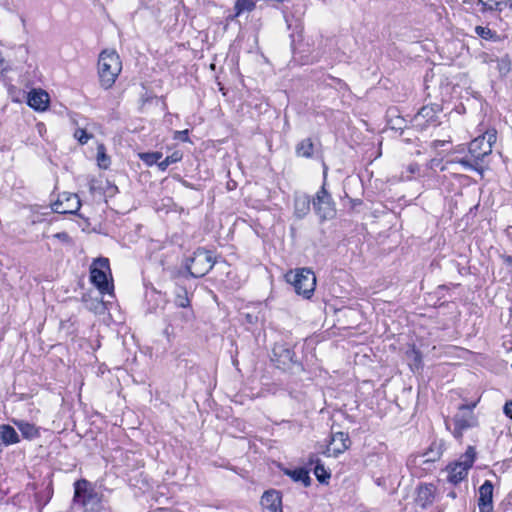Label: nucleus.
<instances>
[{
    "instance_id": "nucleus-1",
    "label": "nucleus",
    "mask_w": 512,
    "mask_h": 512,
    "mask_svg": "<svg viewBox=\"0 0 512 512\" xmlns=\"http://www.w3.org/2000/svg\"><path fill=\"white\" fill-rule=\"evenodd\" d=\"M122 63L119 55L114 50H103L98 58V75L100 85L109 89L115 83L121 73Z\"/></svg>"
},
{
    "instance_id": "nucleus-2",
    "label": "nucleus",
    "mask_w": 512,
    "mask_h": 512,
    "mask_svg": "<svg viewBox=\"0 0 512 512\" xmlns=\"http://www.w3.org/2000/svg\"><path fill=\"white\" fill-rule=\"evenodd\" d=\"M286 280L293 285L295 292L309 299L314 293L316 286V277L309 268L296 269L286 274Z\"/></svg>"
},
{
    "instance_id": "nucleus-3",
    "label": "nucleus",
    "mask_w": 512,
    "mask_h": 512,
    "mask_svg": "<svg viewBox=\"0 0 512 512\" xmlns=\"http://www.w3.org/2000/svg\"><path fill=\"white\" fill-rule=\"evenodd\" d=\"M327 172L328 168L324 164L323 184L312 199L313 209L322 221L333 218L336 213L335 202L326 189Z\"/></svg>"
},
{
    "instance_id": "nucleus-4",
    "label": "nucleus",
    "mask_w": 512,
    "mask_h": 512,
    "mask_svg": "<svg viewBox=\"0 0 512 512\" xmlns=\"http://www.w3.org/2000/svg\"><path fill=\"white\" fill-rule=\"evenodd\" d=\"M476 405L477 402H473L469 405L460 406L453 419L445 421L447 429H451V425L454 426L452 433L455 438H461L464 431L477 425L478 418L473 413V409Z\"/></svg>"
},
{
    "instance_id": "nucleus-5",
    "label": "nucleus",
    "mask_w": 512,
    "mask_h": 512,
    "mask_svg": "<svg viewBox=\"0 0 512 512\" xmlns=\"http://www.w3.org/2000/svg\"><path fill=\"white\" fill-rule=\"evenodd\" d=\"M89 482L85 479L77 480L74 483V504H79L88 512L101 511V498L92 489H88Z\"/></svg>"
},
{
    "instance_id": "nucleus-6",
    "label": "nucleus",
    "mask_w": 512,
    "mask_h": 512,
    "mask_svg": "<svg viewBox=\"0 0 512 512\" xmlns=\"http://www.w3.org/2000/svg\"><path fill=\"white\" fill-rule=\"evenodd\" d=\"M476 457L475 447L469 446L460 458L447 466V480L453 484L461 482L468 474Z\"/></svg>"
},
{
    "instance_id": "nucleus-7",
    "label": "nucleus",
    "mask_w": 512,
    "mask_h": 512,
    "mask_svg": "<svg viewBox=\"0 0 512 512\" xmlns=\"http://www.w3.org/2000/svg\"><path fill=\"white\" fill-rule=\"evenodd\" d=\"M215 263L216 260L211 251L198 248L190 259L187 269L192 277L200 278L205 276L213 268Z\"/></svg>"
},
{
    "instance_id": "nucleus-8",
    "label": "nucleus",
    "mask_w": 512,
    "mask_h": 512,
    "mask_svg": "<svg viewBox=\"0 0 512 512\" xmlns=\"http://www.w3.org/2000/svg\"><path fill=\"white\" fill-rule=\"evenodd\" d=\"M108 273H110V266L107 258L96 259L90 267V280L101 294L110 293L112 289L108 281Z\"/></svg>"
},
{
    "instance_id": "nucleus-9",
    "label": "nucleus",
    "mask_w": 512,
    "mask_h": 512,
    "mask_svg": "<svg viewBox=\"0 0 512 512\" xmlns=\"http://www.w3.org/2000/svg\"><path fill=\"white\" fill-rule=\"evenodd\" d=\"M350 445L351 440L349 438L348 433L342 431L335 432L332 433L328 445L321 453L327 457L336 458L340 454L344 453L347 449H349Z\"/></svg>"
},
{
    "instance_id": "nucleus-10",
    "label": "nucleus",
    "mask_w": 512,
    "mask_h": 512,
    "mask_svg": "<svg viewBox=\"0 0 512 512\" xmlns=\"http://www.w3.org/2000/svg\"><path fill=\"white\" fill-rule=\"evenodd\" d=\"M81 207L77 194L64 192L52 203V210L59 214H75Z\"/></svg>"
},
{
    "instance_id": "nucleus-11",
    "label": "nucleus",
    "mask_w": 512,
    "mask_h": 512,
    "mask_svg": "<svg viewBox=\"0 0 512 512\" xmlns=\"http://www.w3.org/2000/svg\"><path fill=\"white\" fill-rule=\"evenodd\" d=\"M438 112V105L423 106L414 116V126L418 127L420 130L426 129L428 125L434 124L436 122Z\"/></svg>"
},
{
    "instance_id": "nucleus-12",
    "label": "nucleus",
    "mask_w": 512,
    "mask_h": 512,
    "mask_svg": "<svg viewBox=\"0 0 512 512\" xmlns=\"http://www.w3.org/2000/svg\"><path fill=\"white\" fill-rule=\"evenodd\" d=\"M480 148L478 138L471 141L469 146V153L458 160L465 170L476 171L480 173V154L477 149Z\"/></svg>"
},
{
    "instance_id": "nucleus-13",
    "label": "nucleus",
    "mask_w": 512,
    "mask_h": 512,
    "mask_svg": "<svg viewBox=\"0 0 512 512\" xmlns=\"http://www.w3.org/2000/svg\"><path fill=\"white\" fill-rule=\"evenodd\" d=\"M437 488L432 483H423L417 487L415 502L421 508L431 506L436 499Z\"/></svg>"
},
{
    "instance_id": "nucleus-14",
    "label": "nucleus",
    "mask_w": 512,
    "mask_h": 512,
    "mask_svg": "<svg viewBox=\"0 0 512 512\" xmlns=\"http://www.w3.org/2000/svg\"><path fill=\"white\" fill-rule=\"evenodd\" d=\"M294 357V351L285 345L277 344L273 348L272 360L276 363L277 367L279 368H288L291 364L295 362Z\"/></svg>"
},
{
    "instance_id": "nucleus-15",
    "label": "nucleus",
    "mask_w": 512,
    "mask_h": 512,
    "mask_svg": "<svg viewBox=\"0 0 512 512\" xmlns=\"http://www.w3.org/2000/svg\"><path fill=\"white\" fill-rule=\"evenodd\" d=\"M281 495L276 490L266 491L261 498V505L264 512H282Z\"/></svg>"
},
{
    "instance_id": "nucleus-16",
    "label": "nucleus",
    "mask_w": 512,
    "mask_h": 512,
    "mask_svg": "<svg viewBox=\"0 0 512 512\" xmlns=\"http://www.w3.org/2000/svg\"><path fill=\"white\" fill-rule=\"evenodd\" d=\"M307 464L310 466H314V475L320 483H327V481L331 477V473L324 467L321 459L318 454L311 453L308 456Z\"/></svg>"
},
{
    "instance_id": "nucleus-17",
    "label": "nucleus",
    "mask_w": 512,
    "mask_h": 512,
    "mask_svg": "<svg viewBox=\"0 0 512 512\" xmlns=\"http://www.w3.org/2000/svg\"><path fill=\"white\" fill-rule=\"evenodd\" d=\"M28 105L38 111H44L48 107L49 95L43 90H33L28 94Z\"/></svg>"
},
{
    "instance_id": "nucleus-18",
    "label": "nucleus",
    "mask_w": 512,
    "mask_h": 512,
    "mask_svg": "<svg viewBox=\"0 0 512 512\" xmlns=\"http://www.w3.org/2000/svg\"><path fill=\"white\" fill-rule=\"evenodd\" d=\"M312 200L307 194H296L294 197V214L298 219L304 218L311 208Z\"/></svg>"
},
{
    "instance_id": "nucleus-19",
    "label": "nucleus",
    "mask_w": 512,
    "mask_h": 512,
    "mask_svg": "<svg viewBox=\"0 0 512 512\" xmlns=\"http://www.w3.org/2000/svg\"><path fill=\"white\" fill-rule=\"evenodd\" d=\"M19 442V435L12 426L8 424L0 425V444L10 446Z\"/></svg>"
},
{
    "instance_id": "nucleus-20",
    "label": "nucleus",
    "mask_w": 512,
    "mask_h": 512,
    "mask_svg": "<svg viewBox=\"0 0 512 512\" xmlns=\"http://www.w3.org/2000/svg\"><path fill=\"white\" fill-rule=\"evenodd\" d=\"M13 422L21 432L23 438L32 440L40 436L39 428L34 424L23 420H14Z\"/></svg>"
},
{
    "instance_id": "nucleus-21",
    "label": "nucleus",
    "mask_w": 512,
    "mask_h": 512,
    "mask_svg": "<svg viewBox=\"0 0 512 512\" xmlns=\"http://www.w3.org/2000/svg\"><path fill=\"white\" fill-rule=\"evenodd\" d=\"M493 489V485L489 480L482 484V512H493Z\"/></svg>"
},
{
    "instance_id": "nucleus-22",
    "label": "nucleus",
    "mask_w": 512,
    "mask_h": 512,
    "mask_svg": "<svg viewBox=\"0 0 512 512\" xmlns=\"http://www.w3.org/2000/svg\"><path fill=\"white\" fill-rule=\"evenodd\" d=\"M314 152V144L311 138L301 140L295 148V153L298 157L311 158Z\"/></svg>"
},
{
    "instance_id": "nucleus-23",
    "label": "nucleus",
    "mask_w": 512,
    "mask_h": 512,
    "mask_svg": "<svg viewBox=\"0 0 512 512\" xmlns=\"http://www.w3.org/2000/svg\"><path fill=\"white\" fill-rule=\"evenodd\" d=\"M286 474L291 477L295 482H301L305 487L310 486L311 478L308 470L305 468H297L294 470H287Z\"/></svg>"
},
{
    "instance_id": "nucleus-24",
    "label": "nucleus",
    "mask_w": 512,
    "mask_h": 512,
    "mask_svg": "<svg viewBox=\"0 0 512 512\" xmlns=\"http://www.w3.org/2000/svg\"><path fill=\"white\" fill-rule=\"evenodd\" d=\"M483 141H486L488 150L482 152V163L484 162V157L492 152V147L497 141V131L495 129L485 131V133L482 134V142Z\"/></svg>"
},
{
    "instance_id": "nucleus-25",
    "label": "nucleus",
    "mask_w": 512,
    "mask_h": 512,
    "mask_svg": "<svg viewBox=\"0 0 512 512\" xmlns=\"http://www.w3.org/2000/svg\"><path fill=\"white\" fill-rule=\"evenodd\" d=\"M174 303L177 307L187 308L190 306V299L188 298V292L184 287H178L175 291Z\"/></svg>"
},
{
    "instance_id": "nucleus-26",
    "label": "nucleus",
    "mask_w": 512,
    "mask_h": 512,
    "mask_svg": "<svg viewBox=\"0 0 512 512\" xmlns=\"http://www.w3.org/2000/svg\"><path fill=\"white\" fill-rule=\"evenodd\" d=\"M490 68L498 71L500 76L506 75L510 71V62L506 58L490 60Z\"/></svg>"
},
{
    "instance_id": "nucleus-27",
    "label": "nucleus",
    "mask_w": 512,
    "mask_h": 512,
    "mask_svg": "<svg viewBox=\"0 0 512 512\" xmlns=\"http://www.w3.org/2000/svg\"><path fill=\"white\" fill-rule=\"evenodd\" d=\"M139 158L148 166H152L154 164L158 165L160 159L162 158V153L157 151L140 153Z\"/></svg>"
},
{
    "instance_id": "nucleus-28",
    "label": "nucleus",
    "mask_w": 512,
    "mask_h": 512,
    "mask_svg": "<svg viewBox=\"0 0 512 512\" xmlns=\"http://www.w3.org/2000/svg\"><path fill=\"white\" fill-rule=\"evenodd\" d=\"M182 159V154L178 151L173 152L171 155L167 156L165 159L158 163V168L161 171H165L171 164L177 163Z\"/></svg>"
},
{
    "instance_id": "nucleus-29",
    "label": "nucleus",
    "mask_w": 512,
    "mask_h": 512,
    "mask_svg": "<svg viewBox=\"0 0 512 512\" xmlns=\"http://www.w3.org/2000/svg\"><path fill=\"white\" fill-rule=\"evenodd\" d=\"M97 163L101 169H107L110 165V158L105 152V147L99 145L97 148Z\"/></svg>"
},
{
    "instance_id": "nucleus-30",
    "label": "nucleus",
    "mask_w": 512,
    "mask_h": 512,
    "mask_svg": "<svg viewBox=\"0 0 512 512\" xmlns=\"http://www.w3.org/2000/svg\"><path fill=\"white\" fill-rule=\"evenodd\" d=\"M255 8L253 0H237L235 3L236 16H239L245 11H252Z\"/></svg>"
},
{
    "instance_id": "nucleus-31",
    "label": "nucleus",
    "mask_w": 512,
    "mask_h": 512,
    "mask_svg": "<svg viewBox=\"0 0 512 512\" xmlns=\"http://www.w3.org/2000/svg\"><path fill=\"white\" fill-rule=\"evenodd\" d=\"M390 127L393 130H403L406 127V121L404 118L397 116L389 121Z\"/></svg>"
},
{
    "instance_id": "nucleus-32",
    "label": "nucleus",
    "mask_w": 512,
    "mask_h": 512,
    "mask_svg": "<svg viewBox=\"0 0 512 512\" xmlns=\"http://www.w3.org/2000/svg\"><path fill=\"white\" fill-rule=\"evenodd\" d=\"M74 137L81 143L86 144L89 139L91 138V135L86 132L85 129L78 128L74 132Z\"/></svg>"
},
{
    "instance_id": "nucleus-33",
    "label": "nucleus",
    "mask_w": 512,
    "mask_h": 512,
    "mask_svg": "<svg viewBox=\"0 0 512 512\" xmlns=\"http://www.w3.org/2000/svg\"><path fill=\"white\" fill-rule=\"evenodd\" d=\"M503 0H486V1H483L482 0V8L483 9H489V10H494V9H501L500 8V5L502 4Z\"/></svg>"
},
{
    "instance_id": "nucleus-34",
    "label": "nucleus",
    "mask_w": 512,
    "mask_h": 512,
    "mask_svg": "<svg viewBox=\"0 0 512 512\" xmlns=\"http://www.w3.org/2000/svg\"><path fill=\"white\" fill-rule=\"evenodd\" d=\"M175 139L177 140H181V141H188L189 138H188V130H182V131H177L175 133Z\"/></svg>"
},
{
    "instance_id": "nucleus-35",
    "label": "nucleus",
    "mask_w": 512,
    "mask_h": 512,
    "mask_svg": "<svg viewBox=\"0 0 512 512\" xmlns=\"http://www.w3.org/2000/svg\"><path fill=\"white\" fill-rule=\"evenodd\" d=\"M495 37L496 35L492 30L482 27V39H493Z\"/></svg>"
},
{
    "instance_id": "nucleus-36",
    "label": "nucleus",
    "mask_w": 512,
    "mask_h": 512,
    "mask_svg": "<svg viewBox=\"0 0 512 512\" xmlns=\"http://www.w3.org/2000/svg\"><path fill=\"white\" fill-rule=\"evenodd\" d=\"M53 238H56L62 242H69L70 241V237L69 235L66 233V232H58L56 234L53 235Z\"/></svg>"
},
{
    "instance_id": "nucleus-37",
    "label": "nucleus",
    "mask_w": 512,
    "mask_h": 512,
    "mask_svg": "<svg viewBox=\"0 0 512 512\" xmlns=\"http://www.w3.org/2000/svg\"><path fill=\"white\" fill-rule=\"evenodd\" d=\"M419 171H420V166L416 163L409 164L407 167V172H409V174H411V175L419 173Z\"/></svg>"
},
{
    "instance_id": "nucleus-38",
    "label": "nucleus",
    "mask_w": 512,
    "mask_h": 512,
    "mask_svg": "<svg viewBox=\"0 0 512 512\" xmlns=\"http://www.w3.org/2000/svg\"><path fill=\"white\" fill-rule=\"evenodd\" d=\"M504 413L506 414V416L512 418V400L505 404Z\"/></svg>"
},
{
    "instance_id": "nucleus-39",
    "label": "nucleus",
    "mask_w": 512,
    "mask_h": 512,
    "mask_svg": "<svg viewBox=\"0 0 512 512\" xmlns=\"http://www.w3.org/2000/svg\"><path fill=\"white\" fill-rule=\"evenodd\" d=\"M446 143H447V141H445V140H435L432 142V147L437 149L439 147L444 146Z\"/></svg>"
},
{
    "instance_id": "nucleus-40",
    "label": "nucleus",
    "mask_w": 512,
    "mask_h": 512,
    "mask_svg": "<svg viewBox=\"0 0 512 512\" xmlns=\"http://www.w3.org/2000/svg\"><path fill=\"white\" fill-rule=\"evenodd\" d=\"M430 453H433V450L431 449L430 452H427L424 454V456H428L427 459L424 461V462H431V461H435L436 457L433 456V457H430L429 454Z\"/></svg>"
},
{
    "instance_id": "nucleus-41",
    "label": "nucleus",
    "mask_w": 512,
    "mask_h": 512,
    "mask_svg": "<svg viewBox=\"0 0 512 512\" xmlns=\"http://www.w3.org/2000/svg\"><path fill=\"white\" fill-rule=\"evenodd\" d=\"M384 482H385V480L383 478H381V477L375 479V483L378 486H384Z\"/></svg>"
},
{
    "instance_id": "nucleus-42",
    "label": "nucleus",
    "mask_w": 512,
    "mask_h": 512,
    "mask_svg": "<svg viewBox=\"0 0 512 512\" xmlns=\"http://www.w3.org/2000/svg\"><path fill=\"white\" fill-rule=\"evenodd\" d=\"M474 30H475V33H476L478 36H480V31H481L480 25L475 26Z\"/></svg>"
},
{
    "instance_id": "nucleus-43",
    "label": "nucleus",
    "mask_w": 512,
    "mask_h": 512,
    "mask_svg": "<svg viewBox=\"0 0 512 512\" xmlns=\"http://www.w3.org/2000/svg\"><path fill=\"white\" fill-rule=\"evenodd\" d=\"M506 261H507V263H508V264H512V257H511V256H508V257L506 258Z\"/></svg>"
},
{
    "instance_id": "nucleus-44",
    "label": "nucleus",
    "mask_w": 512,
    "mask_h": 512,
    "mask_svg": "<svg viewBox=\"0 0 512 512\" xmlns=\"http://www.w3.org/2000/svg\"><path fill=\"white\" fill-rule=\"evenodd\" d=\"M475 502L478 504V506L480 507V497L478 498H475Z\"/></svg>"
},
{
    "instance_id": "nucleus-45",
    "label": "nucleus",
    "mask_w": 512,
    "mask_h": 512,
    "mask_svg": "<svg viewBox=\"0 0 512 512\" xmlns=\"http://www.w3.org/2000/svg\"><path fill=\"white\" fill-rule=\"evenodd\" d=\"M481 173H482V178H483L484 177V167L483 166H482Z\"/></svg>"
},
{
    "instance_id": "nucleus-46",
    "label": "nucleus",
    "mask_w": 512,
    "mask_h": 512,
    "mask_svg": "<svg viewBox=\"0 0 512 512\" xmlns=\"http://www.w3.org/2000/svg\"><path fill=\"white\" fill-rule=\"evenodd\" d=\"M482 61L487 62V59L482 55Z\"/></svg>"
},
{
    "instance_id": "nucleus-47",
    "label": "nucleus",
    "mask_w": 512,
    "mask_h": 512,
    "mask_svg": "<svg viewBox=\"0 0 512 512\" xmlns=\"http://www.w3.org/2000/svg\"><path fill=\"white\" fill-rule=\"evenodd\" d=\"M511 6H512V2H511Z\"/></svg>"
}]
</instances>
